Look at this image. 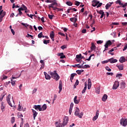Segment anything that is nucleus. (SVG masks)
<instances>
[{"label": "nucleus", "mask_w": 127, "mask_h": 127, "mask_svg": "<svg viewBox=\"0 0 127 127\" xmlns=\"http://www.w3.org/2000/svg\"><path fill=\"white\" fill-rule=\"evenodd\" d=\"M49 74L51 75L52 78L54 80H56V81H58V80L60 79V76L58 73H57L56 70L54 71V72L51 71Z\"/></svg>", "instance_id": "nucleus-1"}, {"label": "nucleus", "mask_w": 127, "mask_h": 127, "mask_svg": "<svg viewBox=\"0 0 127 127\" xmlns=\"http://www.w3.org/2000/svg\"><path fill=\"white\" fill-rule=\"evenodd\" d=\"M2 9V6H0V22L2 21V19L4 17L6 12L5 11H3Z\"/></svg>", "instance_id": "nucleus-2"}, {"label": "nucleus", "mask_w": 127, "mask_h": 127, "mask_svg": "<svg viewBox=\"0 0 127 127\" xmlns=\"http://www.w3.org/2000/svg\"><path fill=\"white\" fill-rule=\"evenodd\" d=\"M54 5L57 6L58 5V4L56 1H54V2H52V3L49 4V9L50 10L51 9V8H53V10H56V9H57V7L54 6Z\"/></svg>", "instance_id": "nucleus-3"}, {"label": "nucleus", "mask_w": 127, "mask_h": 127, "mask_svg": "<svg viewBox=\"0 0 127 127\" xmlns=\"http://www.w3.org/2000/svg\"><path fill=\"white\" fill-rule=\"evenodd\" d=\"M120 125L123 127H126L127 126V119L122 118L120 120Z\"/></svg>", "instance_id": "nucleus-4"}, {"label": "nucleus", "mask_w": 127, "mask_h": 127, "mask_svg": "<svg viewBox=\"0 0 127 127\" xmlns=\"http://www.w3.org/2000/svg\"><path fill=\"white\" fill-rule=\"evenodd\" d=\"M119 86H120V82L118 81H116L113 86V90H117V89L119 88Z\"/></svg>", "instance_id": "nucleus-5"}, {"label": "nucleus", "mask_w": 127, "mask_h": 127, "mask_svg": "<svg viewBox=\"0 0 127 127\" xmlns=\"http://www.w3.org/2000/svg\"><path fill=\"white\" fill-rule=\"evenodd\" d=\"M68 122H69V118L68 117H65L63 122V127L66 126L67 124H68Z\"/></svg>", "instance_id": "nucleus-6"}, {"label": "nucleus", "mask_w": 127, "mask_h": 127, "mask_svg": "<svg viewBox=\"0 0 127 127\" xmlns=\"http://www.w3.org/2000/svg\"><path fill=\"white\" fill-rule=\"evenodd\" d=\"M20 75H21V74H20L18 77H14L13 75L12 76L11 78V83L12 86H14V85H15V82H16V81H13L12 79H17V78H19V77H20Z\"/></svg>", "instance_id": "nucleus-7"}, {"label": "nucleus", "mask_w": 127, "mask_h": 127, "mask_svg": "<svg viewBox=\"0 0 127 127\" xmlns=\"http://www.w3.org/2000/svg\"><path fill=\"white\" fill-rule=\"evenodd\" d=\"M6 101L7 102L10 107H11V108H13V106H12V104H11V103L10 102V94H9L6 97Z\"/></svg>", "instance_id": "nucleus-8"}, {"label": "nucleus", "mask_w": 127, "mask_h": 127, "mask_svg": "<svg viewBox=\"0 0 127 127\" xmlns=\"http://www.w3.org/2000/svg\"><path fill=\"white\" fill-rule=\"evenodd\" d=\"M33 108L35 109L36 111H39V112L42 111V109H41V105H34L33 106Z\"/></svg>", "instance_id": "nucleus-9"}, {"label": "nucleus", "mask_w": 127, "mask_h": 127, "mask_svg": "<svg viewBox=\"0 0 127 127\" xmlns=\"http://www.w3.org/2000/svg\"><path fill=\"white\" fill-rule=\"evenodd\" d=\"M79 114H80V109H79V108L77 107H75V112H74L75 116H76V117H78Z\"/></svg>", "instance_id": "nucleus-10"}, {"label": "nucleus", "mask_w": 127, "mask_h": 127, "mask_svg": "<svg viewBox=\"0 0 127 127\" xmlns=\"http://www.w3.org/2000/svg\"><path fill=\"white\" fill-rule=\"evenodd\" d=\"M99 3H100V1H98L97 0H93L92 1V6H94V7L95 6H97Z\"/></svg>", "instance_id": "nucleus-11"}, {"label": "nucleus", "mask_w": 127, "mask_h": 127, "mask_svg": "<svg viewBox=\"0 0 127 127\" xmlns=\"http://www.w3.org/2000/svg\"><path fill=\"white\" fill-rule=\"evenodd\" d=\"M112 44L113 43H112V42L110 40H109L106 42L104 46L105 47H106V48H108L109 46H111V45H112Z\"/></svg>", "instance_id": "nucleus-12"}, {"label": "nucleus", "mask_w": 127, "mask_h": 127, "mask_svg": "<svg viewBox=\"0 0 127 127\" xmlns=\"http://www.w3.org/2000/svg\"><path fill=\"white\" fill-rule=\"evenodd\" d=\"M0 108L2 112H4V109H5V104H4V102H2L1 103Z\"/></svg>", "instance_id": "nucleus-13"}, {"label": "nucleus", "mask_w": 127, "mask_h": 127, "mask_svg": "<svg viewBox=\"0 0 127 127\" xmlns=\"http://www.w3.org/2000/svg\"><path fill=\"white\" fill-rule=\"evenodd\" d=\"M120 88L124 90L126 88V82L125 81H122L120 84Z\"/></svg>", "instance_id": "nucleus-14"}, {"label": "nucleus", "mask_w": 127, "mask_h": 127, "mask_svg": "<svg viewBox=\"0 0 127 127\" xmlns=\"http://www.w3.org/2000/svg\"><path fill=\"white\" fill-rule=\"evenodd\" d=\"M92 86V82H91V79L89 78L88 80V84H87V88L88 90L91 89V87Z\"/></svg>", "instance_id": "nucleus-15"}, {"label": "nucleus", "mask_w": 127, "mask_h": 127, "mask_svg": "<svg viewBox=\"0 0 127 127\" xmlns=\"http://www.w3.org/2000/svg\"><path fill=\"white\" fill-rule=\"evenodd\" d=\"M44 74L45 76V79L46 80H50L51 79V77L50 76V75H49V74H47V72H44Z\"/></svg>", "instance_id": "nucleus-16"}, {"label": "nucleus", "mask_w": 127, "mask_h": 127, "mask_svg": "<svg viewBox=\"0 0 127 127\" xmlns=\"http://www.w3.org/2000/svg\"><path fill=\"white\" fill-rule=\"evenodd\" d=\"M97 48V47H96V45H95V44L94 43H91V51H95Z\"/></svg>", "instance_id": "nucleus-17"}, {"label": "nucleus", "mask_w": 127, "mask_h": 127, "mask_svg": "<svg viewBox=\"0 0 127 127\" xmlns=\"http://www.w3.org/2000/svg\"><path fill=\"white\" fill-rule=\"evenodd\" d=\"M76 17H77V15L75 16L74 18H70V21H71L72 22H74V23H76L77 22V18Z\"/></svg>", "instance_id": "nucleus-18"}, {"label": "nucleus", "mask_w": 127, "mask_h": 127, "mask_svg": "<svg viewBox=\"0 0 127 127\" xmlns=\"http://www.w3.org/2000/svg\"><path fill=\"white\" fill-rule=\"evenodd\" d=\"M109 62L110 63H116V62H118V60L117 59H114V58H111L109 60Z\"/></svg>", "instance_id": "nucleus-19"}, {"label": "nucleus", "mask_w": 127, "mask_h": 127, "mask_svg": "<svg viewBox=\"0 0 127 127\" xmlns=\"http://www.w3.org/2000/svg\"><path fill=\"white\" fill-rule=\"evenodd\" d=\"M116 66H117V67H118V68L120 71H122V70H124V65L123 64H122V65L117 64Z\"/></svg>", "instance_id": "nucleus-20"}, {"label": "nucleus", "mask_w": 127, "mask_h": 127, "mask_svg": "<svg viewBox=\"0 0 127 127\" xmlns=\"http://www.w3.org/2000/svg\"><path fill=\"white\" fill-rule=\"evenodd\" d=\"M102 100L103 102H106L108 100V95L107 94H104L102 97Z\"/></svg>", "instance_id": "nucleus-21"}, {"label": "nucleus", "mask_w": 127, "mask_h": 127, "mask_svg": "<svg viewBox=\"0 0 127 127\" xmlns=\"http://www.w3.org/2000/svg\"><path fill=\"white\" fill-rule=\"evenodd\" d=\"M119 62H120V63H124V62H126V58H125V57H122L120 58Z\"/></svg>", "instance_id": "nucleus-22"}, {"label": "nucleus", "mask_w": 127, "mask_h": 127, "mask_svg": "<svg viewBox=\"0 0 127 127\" xmlns=\"http://www.w3.org/2000/svg\"><path fill=\"white\" fill-rule=\"evenodd\" d=\"M32 113H33V118L34 120H35V118H36V116H37L38 113L36 112V111L34 110H32Z\"/></svg>", "instance_id": "nucleus-23"}, {"label": "nucleus", "mask_w": 127, "mask_h": 127, "mask_svg": "<svg viewBox=\"0 0 127 127\" xmlns=\"http://www.w3.org/2000/svg\"><path fill=\"white\" fill-rule=\"evenodd\" d=\"M84 86H85V87H84V88L82 91V94H84V93L86 92V90H87V83L86 82L84 83Z\"/></svg>", "instance_id": "nucleus-24"}, {"label": "nucleus", "mask_w": 127, "mask_h": 127, "mask_svg": "<svg viewBox=\"0 0 127 127\" xmlns=\"http://www.w3.org/2000/svg\"><path fill=\"white\" fill-rule=\"evenodd\" d=\"M59 56H61L60 59H64V58H66V57L65 56V55H64V54L63 53H61L59 54Z\"/></svg>", "instance_id": "nucleus-25"}, {"label": "nucleus", "mask_w": 127, "mask_h": 127, "mask_svg": "<svg viewBox=\"0 0 127 127\" xmlns=\"http://www.w3.org/2000/svg\"><path fill=\"white\" fill-rule=\"evenodd\" d=\"M77 96H75L73 99L74 101V103H75V104H79V103H80V100H77Z\"/></svg>", "instance_id": "nucleus-26"}, {"label": "nucleus", "mask_w": 127, "mask_h": 127, "mask_svg": "<svg viewBox=\"0 0 127 127\" xmlns=\"http://www.w3.org/2000/svg\"><path fill=\"white\" fill-rule=\"evenodd\" d=\"M76 75H77L76 73H72L70 75V81L71 82V83L72 82V81L73 79H74V77H75V76H76Z\"/></svg>", "instance_id": "nucleus-27"}, {"label": "nucleus", "mask_w": 127, "mask_h": 127, "mask_svg": "<svg viewBox=\"0 0 127 127\" xmlns=\"http://www.w3.org/2000/svg\"><path fill=\"white\" fill-rule=\"evenodd\" d=\"M56 126L57 127H63V124L59 122H57Z\"/></svg>", "instance_id": "nucleus-28"}, {"label": "nucleus", "mask_w": 127, "mask_h": 127, "mask_svg": "<svg viewBox=\"0 0 127 127\" xmlns=\"http://www.w3.org/2000/svg\"><path fill=\"white\" fill-rule=\"evenodd\" d=\"M42 111H45L47 109V105L46 104H44L42 107Z\"/></svg>", "instance_id": "nucleus-29"}, {"label": "nucleus", "mask_w": 127, "mask_h": 127, "mask_svg": "<svg viewBox=\"0 0 127 127\" xmlns=\"http://www.w3.org/2000/svg\"><path fill=\"white\" fill-rule=\"evenodd\" d=\"M80 68H82V69H87V68H90V65L89 64H85L82 65V66H80Z\"/></svg>", "instance_id": "nucleus-30"}, {"label": "nucleus", "mask_w": 127, "mask_h": 127, "mask_svg": "<svg viewBox=\"0 0 127 127\" xmlns=\"http://www.w3.org/2000/svg\"><path fill=\"white\" fill-rule=\"evenodd\" d=\"M112 5V3H111V2H110L109 3H108L106 6H105V8L106 9H109V8L110 7V6H111Z\"/></svg>", "instance_id": "nucleus-31"}, {"label": "nucleus", "mask_w": 127, "mask_h": 127, "mask_svg": "<svg viewBox=\"0 0 127 127\" xmlns=\"http://www.w3.org/2000/svg\"><path fill=\"white\" fill-rule=\"evenodd\" d=\"M59 90H62V81L61 80L59 81Z\"/></svg>", "instance_id": "nucleus-32"}, {"label": "nucleus", "mask_w": 127, "mask_h": 127, "mask_svg": "<svg viewBox=\"0 0 127 127\" xmlns=\"http://www.w3.org/2000/svg\"><path fill=\"white\" fill-rule=\"evenodd\" d=\"M54 32L52 31V33L50 34V37L51 38V39H53V38H54Z\"/></svg>", "instance_id": "nucleus-33"}, {"label": "nucleus", "mask_w": 127, "mask_h": 127, "mask_svg": "<svg viewBox=\"0 0 127 127\" xmlns=\"http://www.w3.org/2000/svg\"><path fill=\"white\" fill-rule=\"evenodd\" d=\"M97 13H99V14H103L105 13V12H104V11L103 10H97Z\"/></svg>", "instance_id": "nucleus-34"}, {"label": "nucleus", "mask_w": 127, "mask_h": 127, "mask_svg": "<svg viewBox=\"0 0 127 127\" xmlns=\"http://www.w3.org/2000/svg\"><path fill=\"white\" fill-rule=\"evenodd\" d=\"M66 4H67V5H68L69 6H71V5H73V3H72V2L70 1H68L66 2Z\"/></svg>", "instance_id": "nucleus-35"}, {"label": "nucleus", "mask_w": 127, "mask_h": 127, "mask_svg": "<svg viewBox=\"0 0 127 127\" xmlns=\"http://www.w3.org/2000/svg\"><path fill=\"white\" fill-rule=\"evenodd\" d=\"M50 42V40H44L43 41V43L44 44H46L47 45L48 43H49Z\"/></svg>", "instance_id": "nucleus-36"}, {"label": "nucleus", "mask_w": 127, "mask_h": 127, "mask_svg": "<svg viewBox=\"0 0 127 127\" xmlns=\"http://www.w3.org/2000/svg\"><path fill=\"white\" fill-rule=\"evenodd\" d=\"M92 56H95V54H92L90 56L88 59H86L85 60L86 61H90L91 60V58L92 57Z\"/></svg>", "instance_id": "nucleus-37"}, {"label": "nucleus", "mask_w": 127, "mask_h": 127, "mask_svg": "<svg viewBox=\"0 0 127 127\" xmlns=\"http://www.w3.org/2000/svg\"><path fill=\"white\" fill-rule=\"evenodd\" d=\"M116 3H117V4L118 3L119 4H120V5L123 6V3H122V2H121V0H117L116 1Z\"/></svg>", "instance_id": "nucleus-38"}, {"label": "nucleus", "mask_w": 127, "mask_h": 127, "mask_svg": "<svg viewBox=\"0 0 127 127\" xmlns=\"http://www.w3.org/2000/svg\"><path fill=\"white\" fill-rule=\"evenodd\" d=\"M14 122H15V118H14V117H12L11 119V124H13Z\"/></svg>", "instance_id": "nucleus-39"}, {"label": "nucleus", "mask_w": 127, "mask_h": 127, "mask_svg": "<svg viewBox=\"0 0 127 127\" xmlns=\"http://www.w3.org/2000/svg\"><path fill=\"white\" fill-rule=\"evenodd\" d=\"M83 115L84 113L83 112H81L78 115V118H79L80 119H82Z\"/></svg>", "instance_id": "nucleus-40"}, {"label": "nucleus", "mask_w": 127, "mask_h": 127, "mask_svg": "<svg viewBox=\"0 0 127 127\" xmlns=\"http://www.w3.org/2000/svg\"><path fill=\"white\" fill-rule=\"evenodd\" d=\"M81 57H82V54H81L76 56V58H77L78 59H81Z\"/></svg>", "instance_id": "nucleus-41"}, {"label": "nucleus", "mask_w": 127, "mask_h": 127, "mask_svg": "<svg viewBox=\"0 0 127 127\" xmlns=\"http://www.w3.org/2000/svg\"><path fill=\"white\" fill-rule=\"evenodd\" d=\"M27 16H28L29 17L31 18L32 19L33 18V17L32 16H35V14H30L29 15V14H27Z\"/></svg>", "instance_id": "nucleus-42"}, {"label": "nucleus", "mask_w": 127, "mask_h": 127, "mask_svg": "<svg viewBox=\"0 0 127 127\" xmlns=\"http://www.w3.org/2000/svg\"><path fill=\"white\" fill-rule=\"evenodd\" d=\"M42 35H43V34H42V32L40 33L38 35V38H42Z\"/></svg>", "instance_id": "nucleus-43"}, {"label": "nucleus", "mask_w": 127, "mask_h": 127, "mask_svg": "<svg viewBox=\"0 0 127 127\" xmlns=\"http://www.w3.org/2000/svg\"><path fill=\"white\" fill-rule=\"evenodd\" d=\"M55 0H46L45 1V2H47V3H49V2H54V1H55Z\"/></svg>", "instance_id": "nucleus-44"}, {"label": "nucleus", "mask_w": 127, "mask_h": 127, "mask_svg": "<svg viewBox=\"0 0 127 127\" xmlns=\"http://www.w3.org/2000/svg\"><path fill=\"white\" fill-rule=\"evenodd\" d=\"M21 6L23 8L24 10H26L27 9V7L24 4H22Z\"/></svg>", "instance_id": "nucleus-45"}, {"label": "nucleus", "mask_w": 127, "mask_h": 127, "mask_svg": "<svg viewBox=\"0 0 127 127\" xmlns=\"http://www.w3.org/2000/svg\"><path fill=\"white\" fill-rule=\"evenodd\" d=\"M48 16H49V18H50V19H52L53 18V17H54V15L48 14Z\"/></svg>", "instance_id": "nucleus-46"}, {"label": "nucleus", "mask_w": 127, "mask_h": 127, "mask_svg": "<svg viewBox=\"0 0 127 127\" xmlns=\"http://www.w3.org/2000/svg\"><path fill=\"white\" fill-rule=\"evenodd\" d=\"M22 25H23V26H25V27H27L28 26H29V24H25L24 23H21Z\"/></svg>", "instance_id": "nucleus-47"}, {"label": "nucleus", "mask_w": 127, "mask_h": 127, "mask_svg": "<svg viewBox=\"0 0 127 127\" xmlns=\"http://www.w3.org/2000/svg\"><path fill=\"white\" fill-rule=\"evenodd\" d=\"M26 37H27V38L31 37V38H32V39H33V36L30 35L29 34H27Z\"/></svg>", "instance_id": "nucleus-48"}, {"label": "nucleus", "mask_w": 127, "mask_h": 127, "mask_svg": "<svg viewBox=\"0 0 127 127\" xmlns=\"http://www.w3.org/2000/svg\"><path fill=\"white\" fill-rule=\"evenodd\" d=\"M98 117H98V116H97L95 115V116L93 118L92 121H96V120L98 119Z\"/></svg>", "instance_id": "nucleus-49"}, {"label": "nucleus", "mask_w": 127, "mask_h": 127, "mask_svg": "<svg viewBox=\"0 0 127 127\" xmlns=\"http://www.w3.org/2000/svg\"><path fill=\"white\" fill-rule=\"evenodd\" d=\"M61 48L63 49V50H64V49L67 48V46H66L65 45H64L61 46Z\"/></svg>", "instance_id": "nucleus-50"}, {"label": "nucleus", "mask_w": 127, "mask_h": 127, "mask_svg": "<svg viewBox=\"0 0 127 127\" xmlns=\"http://www.w3.org/2000/svg\"><path fill=\"white\" fill-rule=\"evenodd\" d=\"M75 5H77V6H79L80 5V2L78 1H76L75 3Z\"/></svg>", "instance_id": "nucleus-51"}, {"label": "nucleus", "mask_w": 127, "mask_h": 127, "mask_svg": "<svg viewBox=\"0 0 127 127\" xmlns=\"http://www.w3.org/2000/svg\"><path fill=\"white\" fill-rule=\"evenodd\" d=\"M73 107H74V103H71L69 109H73Z\"/></svg>", "instance_id": "nucleus-52"}, {"label": "nucleus", "mask_w": 127, "mask_h": 127, "mask_svg": "<svg viewBox=\"0 0 127 127\" xmlns=\"http://www.w3.org/2000/svg\"><path fill=\"white\" fill-rule=\"evenodd\" d=\"M103 41H101V40L97 41V44H102V43H103Z\"/></svg>", "instance_id": "nucleus-53"}, {"label": "nucleus", "mask_w": 127, "mask_h": 127, "mask_svg": "<svg viewBox=\"0 0 127 127\" xmlns=\"http://www.w3.org/2000/svg\"><path fill=\"white\" fill-rule=\"evenodd\" d=\"M116 77H123V74L122 73H118L116 75Z\"/></svg>", "instance_id": "nucleus-54"}, {"label": "nucleus", "mask_w": 127, "mask_h": 127, "mask_svg": "<svg viewBox=\"0 0 127 127\" xmlns=\"http://www.w3.org/2000/svg\"><path fill=\"white\" fill-rule=\"evenodd\" d=\"M106 69L107 71H108V72H111V71H112V69H111L109 67H106Z\"/></svg>", "instance_id": "nucleus-55"}, {"label": "nucleus", "mask_w": 127, "mask_h": 127, "mask_svg": "<svg viewBox=\"0 0 127 127\" xmlns=\"http://www.w3.org/2000/svg\"><path fill=\"white\" fill-rule=\"evenodd\" d=\"M109 62V60L108 61H104L102 62V64H106L108 63Z\"/></svg>", "instance_id": "nucleus-56"}, {"label": "nucleus", "mask_w": 127, "mask_h": 127, "mask_svg": "<svg viewBox=\"0 0 127 127\" xmlns=\"http://www.w3.org/2000/svg\"><path fill=\"white\" fill-rule=\"evenodd\" d=\"M102 4H103V3H102V2L100 3V2H99V3H98L97 7V8L98 7H100V6H101Z\"/></svg>", "instance_id": "nucleus-57"}, {"label": "nucleus", "mask_w": 127, "mask_h": 127, "mask_svg": "<svg viewBox=\"0 0 127 127\" xmlns=\"http://www.w3.org/2000/svg\"><path fill=\"white\" fill-rule=\"evenodd\" d=\"M82 33H86L87 32V30L86 29H84L81 31Z\"/></svg>", "instance_id": "nucleus-58"}, {"label": "nucleus", "mask_w": 127, "mask_h": 127, "mask_svg": "<svg viewBox=\"0 0 127 127\" xmlns=\"http://www.w3.org/2000/svg\"><path fill=\"white\" fill-rule=\"evenodd\" d=\"M112 25H119V23L118 22H113L112 23Z\"/></svg>", "instance_id": "nucleus-59"}, {"label": "nucleus", "mask_w": 127, "mask_h": 127, "mask_svg": "<svg viewBox=\"0 0 127 127\" xmlns=\"http://www.w3.org/2000/svg\"><path fill=\"white\" fill-rule=\"evenodd\" d=\"M107 75H109L110 76H113V75H114V73L113 72H107Z\"/></svg>", "instance_id": "nucleus-60"}, {"label": "nucleus", "mask_w": 127, "mask_h": 127, "mask_svg": "<svg viewBox=\"0 0 127 127\" xmlns=\"http://www.w3.org/2000/svg\"><path fill=\"white\" fill-rule=\"evenodd\" d=\"M126 6H127V2L125 3V4L123 3L122 7H126Z\"/></svg>", "instance_id": "nucleus-61"}, {"label": "nucleus", "mask_w": 127, "mask_h": 127, "mask_svg": "<svg viewBox=\"0 0 127 127\" xmlns=\"http://www.w3.org/2000/svg\"><path fill=\"white\" fill-rule=\"evenodd\" d=\"M59 34L60 35H62V36H65V34L62 32H59Z\"/></svg>", "instance_id": "nucleus-62"}, {"label": "nucleus", "mask_w": 127, "mask_h": 127, "mask_svg": "<svg viewBox=\"0 0 127 127\" xmlns=\"http://www.w3.org/2000/svg\"><path fill=\"white\" fill-rule=\"evenodd\" d=\"M127 44H126V46H125L123 49V51H126V50H127Z\"/></svg>", "instance_id": "nucleus-63"}, {"label": "nucleus", "mask_w": 127, "mask_h": 127, "mask_svg": "<svg viewBox=\"0 0 127 127\" xmlns=\"http://www.w3.org/2000/svg\"><path fill=\"white\" fill-rule=\"evenodd\" d=\"M95 116L99 117V110H97Z\"/></svg>", "instance_id": "nucleus-64"}]
</instances>
